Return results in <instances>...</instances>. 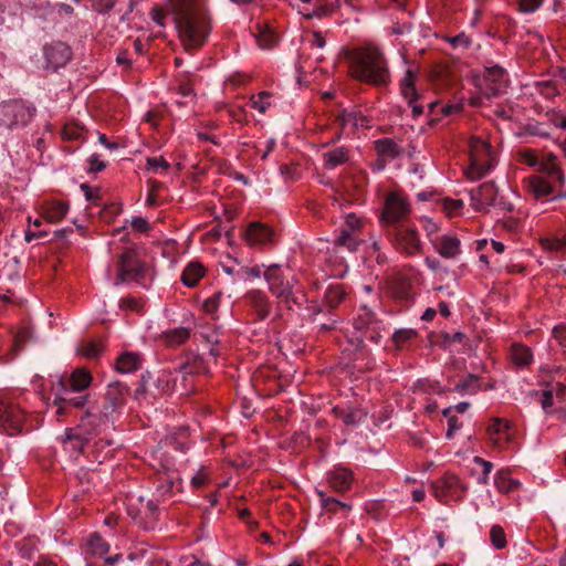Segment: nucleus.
<instances>
[{
	"mask_svg": "<svg viewBox=\"0 0 566 566\" xmlns=\"http://www.w3.org/2000/svg\"><path fill=\"white\" fill-rule=\"evenodd\" d=\"M391 224L395 220L407 217L410 212V203L405 197L391 189Z\"/></svg>",
	"mask_w": 566,
	"mask_h": 566,
	"instance_id": "nucleus-23",
	"label": "nucleus"
},
{
	"mask_svg": "<svg viewBox=\"0 0 566 566\" xmlns=\"http://www.w3.org/2000/svg\"><path fill=\"white\" fill-rule=\"evenodd\" d=\"M145 264L139 260L134 250L127 249L117 261V281L116 284L126 282L139 283L144 277Z\"/></svg>",
	"mask_w": 566,
	"mask_h": 566,
	"instance_id": "nucleus-6",
	"label": "nucleus"
},
{
	"mask_svg": "<svg viewBox=\"0 0 566 566\" xmlns=\"http://www.w3.org/2000/svg\"><path fill=\"white\" fill-rule=\"evenodd\" d=\"M158 496H155V499L148 500L145 505L143 506V511L145 515L147 516L148 521L146 522L145 528L146 530H153L155 527V524L158 520V503H159Z\"/></svg>",
	"mask_w": 566,
	"mask_h": 566,
	"instance_id": "nucleus-35",
	"label": "nucleus"
},
{
	"mask_svg": "<svg viewBox=\"0 0 566 566\" xmlns=\"http://www.w3.org/2000/svg\"><path fill=\"white\" fill-rule=\"evenodd\" d=\"M446 40L453 48H463V49H468L472 42L471 39L464 32H461L454 36H447Z\"/></svg>",
	"mask_w": 566,
	"mask_h": 566,
	"instance_id": "nucleus-52",
	"label": "nucleus"
},
{
	"mask_svg": "<svg viewBox=\"0 0 566 566\" xmlns=\"http://www.w3.org/2000/svg\"><path fill=\"white\" fill-rule=\"evenodd\" d=\"M497 188L493 181L484 182L470 190L471 206L476 211L488 212L490 207L495 206Z\"/></svg>",
	"mask_w": 566,
	"mask_h": 566,
	"instance_id": "nucleus-10",
	"label": "nucleus"
},
{
	"mask_svg": "<svg viewBox=\"0 0 566 566\" xmlns=\"http://www.w3.org/2000/svg\"><path fill=\"white\" fill-rule=\"evenodd\" d=\"M554 397L552 390H544L542 392L541 405L545 412H549V408L553 406Z\"/></svg>",
	"mask_w": 566,
	"mask_h": 566,
	"instance_id": "nucleus-61",
	"label": "nucleus"
},
{
	"mask_svg": "<svg viewBox=\"0 0 566 566\" xmlns=\"http://www.w3.org/2000/svg\"><path fill=\"white\" fill-rule=\"evenodd\" d=\"M511 428V424L509 421H504L500 418H493L492 423L490 424L488 431L490 434H497L502 432L503 430H509Z\"/></svg>",
	"mask_w": 566,
	"mask_h": 566,
	"instance_id": "nucleus-54",
	"label": "nucleus"
},
{
	"mask_svg": "<svg viewBox=\"0 0 566 566\" xmlns=\"http://www.w3.org/2000/svg\"><path fill=\"white\" fill-rule=\"evenodd\" d=\"M490 541L496 549H502L506 546V536L502 526L493 525L491 527Z\"/></svg>",
	"mask_w": 566,
	"mask_h": 566,
	"instance_id": "nucleus-46",
	"label": "nucleus"
},
{
	"mask_svg": "<svg viewBox=\"0 0 566 566\" xmlns=\"http://www.w3.org/2000/svg\"><path fill=\"white\" fill-rule=\"evenodd\" d=\"M271 94L266 91L260 92L258 95L251 96L250 103L254 109H258L261 114H264L270 107Z\"/></svg>",
	"mask_w": 566,
	"mask_h": 566,
	"instance_id": "nucleus-44",
	"label": "nucleus"
},
{
	"mask_svg": "<svg viewBox=\"0 0 566 566\" xmlns=\"http://www.w3.org/2000/svg\"><path fill=\"white\" fill-rule=\"evenodd\" d=\"M454 390L458 392L476 394L480 390L479 377L470 374L462 381L457 384Z\"/></svg>",
	"mask_w": 566,
	"mask_h": 566,
	"instance_id": "nucleus-42",
	"label": "nucleus"
},
{
	"mask_svg": "<svg viewBox=\"0 0 566 566\" xmlns=\"http://www.w3.org/2000/svg\"><path fill=\"white\" fill-rule=\"evenodd\" d=\"M221 297H222V293L217 292L211 297L205 300V302L202 304L203 311L208 314H214L219 308Z\"/></svg>",
	"mask_w": 566,
	"mask_h": 566,
	"instance_id": "nucleus-51",
	"label": "nucleus"
},
{
	"mask_svg": "<svg viewBox=\"0 0 566 566\" xmlns=\"http://www.w3.org/2000/svg\"><path fill=\"white\" fill-rule=\"evenodd\" d=\"M179 39L187 51L201 48L211 31L205 0H170Z\"/></svg>",
	"mask_w": 566,
	"mask_h": 566,
	"instance_id": "nucleus-1",
	"label": "nucleus"
},
{
	"mask_svg": "<svg viewBox=\"0 0 566 566\" xmlns=\"http://www.w3.org/2000/svg\"><path fill=\"white\" fill-rule=\"evenodd\" d=\"M275 270L276 265H272L264 272V277L269 283V289L272 294L276 296L281 302L286 304L292 302L296 305H300L304 294L302 292H294L293 283L290 281H284L280 275L276 274Z\"/></svg>",
	"mask_w": 566,
	"mask_h": 566,
	"instance_id": "nucleus-7",
	"label": "nucleus"
},
{
	"mask_svg": "<svg viewBox=\"0 0 566 566\" xmlns=\"http://www.w3.org/2000/svg\"><path fill=\"white\" fill-rule=\"evenodd\" d=\"M205 275V269L201 264L191 262L184 270L181 275L182 283L188 287H195L199 280Z\"/></svg>",
	"mask_w": 566,
	"mask_h": 566,
	"instance_id": "nucleus-28",
	"label": "nucleus"
},
{
	"mask_svg": "<svg viewBox=\"0 0 566 566\" xmlns=\"http://www.w3.org/2000/svg\"><path fill=\"white\" fill-rule=\"evenodd\" d=\"M181 481L177 471L165 468L158 471L154 481L155 496L165 497L170 494L175 488L180 485Z\"/></svg>",
	"mask_w": 566,
	"mask_h": 566,
	"instance_id": "nucleus-16",
	"label": "nucleus"
},
{
	"mask_svg": "<svg viewBox=\"0 0 566 566\" xmlns=\"http://www.w3.org/2000/svg\"><path fill=\"white\" fill-rule=\"evenodd\" d=\"M494 483L500 492L509 493L518 486V481L507 478L503 473H496L494 476Z\"/></svg>",
	"mask_w": 566,
	"mask_h": 566,
	"instance_id": "nucleus-43",
	"label": "nucleus"
},
{
	"mask_svg": "<svg viewBox=\"0 0 566 566\" xmlns=\"http://www.w3.org/2000/svg\"><path fill=\"white\" fill-rule=\"evenodd\" d=\"M252 304H253V306L256 311L258 317L260 319H265L269 316L271 306H270L268 297L263 293H261V292L253 293Z\"/></svg>",
	"mask_w": 566,
	"mask_h": 566,
	"instance_id": "nucleus-37",
	"label": "nucleus"
},
{
	"mask_svg": "<svg viewBox=\"0 0 566 566\" xmlns=\"http://www.w3.org/2000/svg\"><path fill=\"white\" fill-rule=\"evenodd\" d=\"M170 164L164 157H149L147 158V168L157 174L159 169L168 170Z\"/></svg>",
	"mask_w": 566,
	"mask_h": 566,
	"instance_id": "nucleus-50",
	"label": "nucleus"
},
{
	"mask_svg": "<svg viewBox=\"0 0 566 566\" xmlns=\"http://www.w3.org/2000/svg\"><path fill=\"white\" fill-rule=\"evenodd\" d=\"M90 438L80 431L77 428H67L61 437V442L66 450L73 451L76 454L83 453L85 446L88 444Z\"/></svg>",
	"mask_w": 566,
	"mask_h": 566,
	"instance_id": "nucleus-18",
	"label": "nucleus"
},
{
	"mask_svg": "<svg viewBox=\"0 0 566 566\" xmlns=\"http://www.w3.org/2000/svg\"><path fill=\"white\" fill-rule=\"evenodd\" d=\"M324 166L328 169H334L344 165L348 160V150L345 147H338L323 154Z\"/></svg>",
	"mask_w": 566,
	"mask_h": 566,
	"instance_id": "nucleus-31",
	"label": "nucleus"
},
{
	"mask_svg": "<svg viewBox=\"0 0 566 566\" xmlns=\"http://www.w3.org/2000/svg\"><path fill=\"white\" fill-rule=\"evenodd\" d=\"M460 423L459 419L455 416H451L448 419V431L446 433V438L451 440L454 437L457 430H459Z\"/></svg>",
	"mask_w": 566,
	"mask_h": 566,
	"instance_id": "nucleus-60",
	"label": "nucleus"
},
{
	"mask_svg": "<svg viewBox=\"0 0 566 566\" xmlns=\"http://www.w3.org/2000/svg\"><path fill=\"white\" fill-rule=\"evenodd\" d=\"M416 78L417 71L408 69L403 77L400 80V93L402 97L407 101L408 107H411L413 117H418L423 112V107L417 104L419 95L415 86Z\"/></svg>",
	"mask_w": 566,
	"mask_h": 566,
	"instance_id": "nucleus-13",
	"label": "nucleus"
},
{
	"mask_svg": "<svg viewBox=\"0 0 566 566\" xmlns=\"http://www.w3.org/2000/svg\"><path fill=\"white\" fill-rule=\"evenodd\" d=\"M382 206L380 221L386 226L389 222V192L382 195Z\"/></svg>",
	"mask_w": 566,
	"mask_h": 566,
	"instance_id": "nucleus-62",
	"label": "nucleus"
},
{
	"mask_svg": "<svg viewBox=\"0 0 566 566\" xmlns=\"http://www.w3.org/2000/svg\"><path fill=\"white\" fill-rule=\"evenodd\" d=\"M352 74L376 86L387 84V67L385 54L377 45L367 44L356 50L352 55Z\"/></svg>",
	"mask_w": 566,
	"mask_h": 566,
	"instance_id": "nucleus-2",
	"label": "nucleus"
},
{
	"mask_svg": "<svg viewBox=\"0 0 566 566\" xmlns=\"http://www.w3.org/2000/svg\"><path fill=\"white\" fill-rule=\"evenodd\" d=\"M120 307L125 308V310H130V311L137 312L139 314L143 313V311H144L143 303L139 300L134 298V297L122 298Z\"/></svg>",
	"mask_w": 566,
	"mask_h": 566,
	"instance_id": "nucleus-53",
	"label": "nucleus"
},
{
	"mask_svg": "<svg viewBox=\"0 0 566 566\" xmlns=\"http://www.w3.org/2000/svg\"><path fill=\"white\" fill-rule=\"evenodd\" d=\"M417 336V332L411 328H400L397 329L394 335H391V343L396 346L397 349H403L406 344Z\"/></svg>",
	"mask_w": 566,
	"mask_h": 566,
	"instance_id": "nucleus-38",
	"label": "nucleus"
},
{
	"mask_svg": "<svg viewBox=\"0 0 566 566\" xmlns=\"http://www.w3.org/2000/svg\"><path fill=\"white\" fill-rule=\"evenodd\" d=\"M44 55L48 65L55 71L59 67L64 66L70 61L72 52L67 44L56 42L44 48Z\"/></svg>",
	"mask_w": 566,
	"mask_h": 566,
	"instance_id": "nucleus-17",
	"label": "nucleus"
},
{
	"mask_svg": "<svg viewBox=\"0 0 566 566\" xmlns=\"http://www.w3.org/2000/svg\"><path fill=\"white\" fill-rule=\"evenodd\" d=\"M87 163L90 164V169H88L90 172H98V171H102L103 169H105V167H106V164L104 161L99 160L97 154L91 155L90 158L87 159Z\"/></svg>",
	"mask_w": 566,
	"mask_h": 566,
	"instance_id": "nucleus-58",
	"label": "nucleus"
},
{
	"mask_svg": "<svg viewBox=\"0 0 566 566\" xmlns=\"http://www.w3.org/2000/svg\"><path fill=\"white\" fill-rule=\"evenodd\" d=\"M345 295V291L340 284H332L325 291L324 303L329 310H333L343 302Z\"/></svg>",
	"mask_w": 566,
	"mask_h": 566,
	"instance_id": "nucleus-33",
	"label": "nucleus"
},
{
	"mask_svg": "<svg viewBox=\"0 0 566 566\" xmlns=\"http://www.w3.org/2000/svg\"><path fill=\"white\" fill-rule=\"evenodd\" d=\"M553 336L562 346L566 347V325L555 326L553 329Z\"/></svg>",
	"mask_w": 566,
	"mask_h": 566,
	"instance_id": "nucleus-63",
	"label": "nucleus"
},
{
	"mask_svg": "<svg viewBox=\"0 0 566 566\" xmlns=\"http://www.w3.org/2000/svg\"><path fill=\"white\" fill-rule=\"evenodd\" d=\"M527 188L536 199L554 193L555 189L552 182L545 178L533 176L528 179Z\"/></svg>",
	"mask_w": 566,
	"mask_h": 566,
	"instance_id": "nucleus-26",
	"label": "nucleus"
},
{
	"mask_svg": "<svg viewBox=\"0 0 566 566\" xmlns=\"http://www.w3.org/2000/svg\"><path fill=\"white\" fill-rule=\"evenodd\" d=\"M437 250L442 258L452 259L460 253V240L455 237L444 235Z\"/></svg>",
	"mask_w": 566,
	"mask_h": 566,
	"instance_id": "nucleus-29",
	"label": "nucleus"
},
{
	"mask_svg": "<svg viewBox=\"0 0 566 566\" xmlns=\"http://www.w3.org/2000/svg\"><path fill=\"white\" fill-rule=\"evenodd\" d=\"M258 44L263 50L273 49L277 44V35L269 28H262L258 34Z\"/></svg>",
	"mask_w": 566,
	"mask_h": 566,
	"instance_id": "nucleus-39",
	"label": "nucleus"
},
{
	"mask_svg": "<svg viewBox=\"0 0 566 566\" xmlns=\"http://www.w3.org/2000/svg\"><path fill=\"white\" fill-rule=\"evenodd\" d=\"M395 247L408 255L418 253L421 244L416 229L409 224L395 227Z\"/></svg>",
	"mask_w": 566,
	"mask_h": 566,
	"instance_id": "nucleus-9",
	"label": "nucleus"
},
{
	"mask_svg": "<svg viewBox=\"0 0 566 566\" xmlns=\"http://www.w3.org/2000/svg\"><path fill=\"white\" fill-rule=\"evenodd\" d=\"M92 382V375L85 368L75 369L69 380L66 381L70 389L73 391H83L86 389Z\"/></svg>",
	"mask_w": 566,
	"mask_h": 566,
	"instance_id": "nucleus-24",
	"label": "nucleus"
},
{
	"mask_svg": "<svg viewBox=\"0 0 566 566\" xmlns=\"http://www.w3.org/2000/svg\"><path fill=\"white\" fill-rule=\"evenodd\" d=\"M109 551L108 543L97 533L91 534L87 542L86 554L103 557Z\"/></svg>",
	"mask_w": 566,
	"mask_h": 566,
	"instance_id": "nucleus-34",
	"label": "nucleus"
},
{
	"mask_svg": "<svg viewBox=\"0 0 566 566\" xmlns=\"http://www.w3.org/2000/svg\"><path fill=\"white\" fill-rule=\"evenodd\" d=\"M24 415L21 409L11 402L0 400V424L13 436L21 432Z\"/></svg>",
	"mask_w": 566,
	"mask_h": 566,
	"instance_id": "nucleus-11",
	"label": "nucleus"
},
{
	"mask_svg": "<svg viewBox=\"0 0 566 566\" xmlns=\"http://www.w3.org/2000/svg\"><path fill=\"white\" fill-rule=\"evenodd\" d=\"M201 365V359H195V361L191 365H182L181 369L175 376L174 386L175 388H178V386L180 385V391L182 395H188L193 390V375L200 371H206V369H203Z\"/></svg>",
	"mask_w": 566,
	"mask_h": 566,
	"instance_id": "nucleus-15",
	"label": "nucleus"
},
{
	"mask_svg": "<svg viewBox=\"0 0 566 566\" xmlns=\"http://www.w3.org/2000/svg\"><path fill=\"white\" fill-rule=\"evenodd\" d=\"M35 108L22 99L0 103V126L8 129L25 126L34 116Z\"/></svg>",
	"mask_w": 566,
	"mask_h": 566,
	"instance_id": "nucleus-3",
	"label": "nucleus"
},
{
	"mask_svg": "<svg viewBox=\"0 0 566 566\" xmlns=\"http://www.w3.org/2000/svg\"><path fill=\"white\" fill-rule=\"evenodd\" d=\"M54 394L53 405L57 407L56 415L59 417L70 415L72 409H82L87 403V395L73 396L75 391L69 388L66 380L59 377L52 382Z\"/></svg>",
	"mask_w": 566,
	"mask_h": 566,
	"instance_id": "nucleus-4",
	"label": "nucleus"
},
{
	"mask_svg": "<svg viewBox=\"0 0 566 566\" xmlns=\"http://www.w3.org/2000/svg\"><path fill=\"white\" fill-rule=\"evenodd\" d=\"M464 337H465V335L461 332H457L454 334H449V333L442 334V339H443L444 345H449L452 343H460L463 340Z\"/></svg>",
	"mask_w": 566,
	"mask_h": 566,
	"instance_id": "nucleus-64",
	"label": "nucleus"
},
{
	"mask_svg": "<svg viewBox=\"0 0 566 566\" xmlns=\"http://www.w3.org/2000/svg\"><path fill=\"white\" fill-rule=\"evenodd\" d=\"M505 70L500 65H493L490 67H485L484 76L488 81L493 83H501L505 77Z\"/></svg>",
	"mask_w": 566,
	"mask_h": 566,
	"instance_id": "nucleus-49",
	"label": "nucleus"
},
{
	"mask_svg": "<svg viewBox=\"0 0 566 566\" xmlns=\"http://www.w3.org/2000/svg\"><path fill=\"white\" fill-rule=\"evenodd\" d=\"M336 244L339 247H345L349 251H355L358 247L357 240L352 235L350 231L343 230L338 238L336 239Z\"/></svg>",
	"mask_w": 566,
	"mask_h": 566,
	"instance_id": "nucleus-48",
	"label": "nucleus"
},
{
	"mask_svg": "<svg viewBox=\"0 0 566 566\" xmlns=\"http://www.w3.org/2000/svg\"><path fill=\"white\" fill-rule=\"evenodd\" d=\"M127 394L128 388L124 384L119 381L109 384L104 397V405L99 410L111 418L114 412L123 408Z\"/></svg>",
	"mask_w": 566,
	"mask_h": 566,
	"instance_id": "nucleus-12",
	"label": "nucleus"
},
{
	"mask_svg": "<svg viewBox=\"0 0 566 566\" xmlns=\"http://www.w3.org/2000/svg\"><path fill=\"white\" fill-rule=\"evenodd\" d=\"M354 326L358 331H364V336L375 344L381 343L384 338L382 332H386L384 319L379 317L378 313L367 306L359 308Z\"/></svg>",
	"mask_w": 566,
	"mask_h": 566,
	"instance_id": "nucleus-5",
	"label": "nucleus"
},
{
	"mask_svg": "<svg viewBox=\"0 0 566 566\" xmlns=\"http://www.w3.org/2000/svg\"><path fill=\"white\" fill-rule=\"evenodd\" d=\"M318 495L322 506L327 511L335 513L339 509H349L348 504L340 502L335 497L326 496L323 492H319Z\"/></svg>",
	"mask_w": 566,
	"mask_h": 566,
	"instance_id": "nucleus-47",
	"label": "nucleus"
},
{
	"mask_svg": "<svg viewBox=\"0 0 566 566\" xmlns=\"http://www.w3.org/2000/svg\"><path fill=\"white\" fill-rule=\"evenodd\" d=\"M274 231L269 227L254 222L247 229V240L251 244H266L273 241Z\"/></svg>",
	"mask_w": 566,
	"mask_h": 566,
	"instance_id": "nucleus-19",
	"label": "nucleus"
},
{
	"mask_svg": "<svg viewBox=\"0 0 566 566\" xmlns=\"http://www.w3.org/2000/svg\"><path fill=\"white\" fill-rule=\"evenodd\" d=\"M539 92L546 97H553L558 94L557 87L552 81H543L538 83Z\"/></svg>",
	"mask_w": 566,
	"mask_h": 566,
	"instance_id": "nucleus-55",
	"label": "nucleus"
},
{
	"mask_svg": "<svg viewBox=\"0 0 566 566\" xmlns=\"http://www.w3.org/2000/svg\"><path fill=\"white\" fill-rule=\"evenodd\" d=\"M103 352V345L95 340L82 342L77 346V353L87 357V358H96Z\"/></svg>",
	"mask_w": 566,
	"mask_h": 566,
	"instance_id": "nucleus-41",
	"label": "nucleus"
},
{
	"mask_svg": "<svg viewBox=\"0 0 566 566\" xmlns=\"http://www.w3.org/2000/svg\"><path fill=\"white\" fill-rule=\"evenodd\" d=\"M512 361L518 367H526L533 360V354L530 347L522 344H513L511 347Z\"/></svg>",
	"mask_w": 566,
	"mask_h": 566,
	"instance_id": "nucleus-30",
	"label": "nucleus"
},
{
	"mask_svg": "<svg viewBox=\"0 0 566 566\" xmlns=\"http://www.w3.org/2000/svg\"><path fill=\"white\" fill-rule=\"evenodd\" d=\"M377 158L370 163L374 172L385 170L389 159V138L385 137L375 142Z\"/></svg>",
	"mask_w": 566,
	"mask_h": 566,
	"instance_id": "nucleus-22",
	"label": "nucleus"
},
{
	"mask_svg": "<svg viewBox=\"0 0 566 566\" xmlns=\"http://www.w3.org/2000/svg\"><path fill=\"white\" fill-rule=\"evenodd\" d=\"M543 3V0H521L520 8L524 13L535 12Z\"/></svg>",
	"mask_w": 566,
	"mask_h": 566,
	"instance_id": "nucleus-57",
	"label": "nucleus"
},
{
	"mask_svg": "<svg viewBox=\"0 0 566 566\" xmlns=\"http://www.w3.org/2000/svg\"><path fill=\"white\" fill-rule=\"evenodd\" d=\"M191 332L192 329L190 327L179 326L164 331L160 334V339L168 346H180L189 339Z\"/></svg>",
	"mask_w": 566,
	"mask_h": 566,
	"instance_id": "nucleus-20",
	"label": "nucleus"
},
{
	"mask_svg": "<svg viewBox=\"0 0 566 566\" xmlns=\"http://www.w3.org/2000/svg\"><path fill=\"white\" fill-rule=\"evenodd\" d=\"M333 411L339 420L350 427H356L366 419V412L360 408L335 407Z\"/></svg>",
	"mask_w": 566,
	"mask_h": 566,
	"instance_id": "nucleus-21",
	"label": "nucleus"
},
{
	"mask_svg": "<svg viewBox=\"0 0 566 566\" xmlns=\"http://www.w3.org/2000/svg\"><path fill=\"white\" fill-rule=\"evenodd\" d=\"M364 120H365V118L363 116L358 115L356 112L343 111L342 114L339 115V122L344 127H346V126H352V127L364 126Z\"/></svg>",
	"mask_w": 566,
	"mask_h": 566,
	"instance_id": "nucleus-45",
	"label": "nucleus"
},
{
	"mask_svg": "<svg viewBox=\"0 0 566 566\" xmlns=\"http://www.w3.org/2000/svg\"><path fill=\"white\" fill-rule=\"evenodd\" d=\"M544 247L547 250L552 251H560L566 247V237L563 238H554V239H547L544 242Z\"/></svg>",
	"mask_w": 566,
	"mask_h": 566,
	"instance_id": "nucleus-56",
	"label": "nucleus"
},
{
	"mask_svg": "<svg viewBox=\"0 0 566 566\" xmlns=\"http://www.w3.org/2000/svg\"><path fill=\"white\" fill-rule=\"evenodd\" d=\"M92 1H93V8L96 11H98L99 13H107L114 7L113 0H92Z\"/></svg>",
	"mask_w": 566,
	"mask_h": 566,
	"instance_id": "nucleus-59",
	"label": "nucleus"
},
{
	"mask_svg": "<svg viewBox=\"0 0 566 566\" xmlns=\"http://www.w3.org/2000/svg\"><path fill=\"white\" fill-rule=\"evenodd\" d=\"M142 367V357L136 353H124L116 361V369L122 374L133 373Z\"/></svg>",
	"mask_w": 566,
	"mask_h": 566,
	"instance_id": "nucleus-25",
	"label": "nucleus"
},
{
	"mask_svg": "<svg viewBox=\"0 0 566 566\" xmlns=\"http://www.w3.org/2000/svg\"><path fill=\"white\" fill-rule=\"evenodd\" d=\"M353 481L352 472L344 468H336L329 474V483L336 491H346Z\"/></svg>",
	"mask_w": 566,
	"mask_h": 566,
	"instance_id": "nucleus-27",
	"label": "nucleus"
},
{
	"mask_svg": "<svg viewBox=\"0 0 566 566\" xmlns=\"http://www.w3.org/2000/svg\"><path fill=\"white\" fill-rule=\"evenodd\" d=\"M521 136H537L541 138H551V132L545 128V125L539 122L527 123L523 126Z\"/></svg>",
	"mask_w": 566,
	"mask_h": 566,
	"instance_id": "nucleus-40",
	"label": "nucleus"
},
{
	"mask_svg": "<svg viewBox=\"0 0 566 566\" xmlns=\"http://www.w3.org/2000/svg\"><path fill=\"white\" fill-rule=\"evenodd\" d=\"M109 426V417L99 410L98 407H90L80 418L77 429L90 439L97 436Z\"/></svg>",
	"mask_w": 566,
	"mask_h": 566,
	"instance_id": "nucleus-8",
	"label": "nucleus"
},
{
	"mask_svg": "<svg viewBox=\"0 0 566 566\" xmlns=\"http://www.w3.org/2000/svg\"><path fill=\"white\" fill-rule=\"evenodd\" d=\"M69 210V206L63 201H56L49 205L45 211V219L49 222H57Z\"/></svg>",
	"mask_w": 566,
	"mask_h": 566,
	"instance_id": "nucleus-36",
	"label": "nucleus"
},
{
	"mask_svg": "<svg viewBox=\"0 0 566 566\" xmlns=\"http://www.w3.org/2000/svg\"><path fill=\"white\" fill-rule=\"evenodd\" d=\"M474 153L481 151L485 156L490 157L491 155V145L483 140H478L474 146ZM492 168L491 158L486 160H482L478 157L476 154H472L471 156V167L469 170V177L472 179H481L484 177Z\"/></svg>",
	"mask_w": 566,
	"mask_h": 566,
	"instance_id": "nucleus-14",
	"label": "nucleus"
},
{
	"mask_svg": "<svg viewBox=\"0 0 566 566\" xmlns=\"http://www.w3.org/2000/svg\"><path fill=\"white\" fill-rule=\"evenodd\" d=\"M556 157L553 154L548 155V161L544 164V170L547 175L545 178L547 181L552 182L554 188L556 185H563L565 180V176L560 168L555 163Z\"/></svg>",
	"mask_w": 566,
	"mask_h": 566,
	"instance_id": "nucleus-32",
	"label": "nucleus"
}]
</instances>
